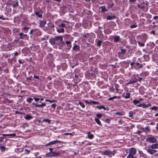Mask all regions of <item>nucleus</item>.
I'll use <instances>...</instances> for the list:
<instances>
[{
    "label": "nucleus",
    "instance_id": "1",
    "mask_svg": "<svg viewBox=\"0 0 158 158\" xmlns=\"http://www.w3.org/2000/svg\"><path fill=\"white\" fill-rule=\"evenodd\" d=\"M117 153L116 150H114L111 151L109 150H106L103 152V154L104 155L108 156L109 157H111L112 156H114L115 154Z\"/></svg>",
    "mask_w": 158,
    "mask_h": 158
},
{
    "label": "nucleus",
    "instance_id": "2",
    "mask_svg": "<svg viewBox=\"0 0 158 158\" xmlns=\"http://www.w3.org/2000/svg\"><path fill=\"white\" fill-rule=\"evenodd\" d=\"M129 153L127 156V158H130L133 156L136 153V150L134 148H131L130 149L129 151Z\"/></svg>",
    "mask_w": 158,
    "mask_h": 158
},
{
    "label": "nucleus",
    "instance_id": "3",
    "mask_svg": "<svg viewBox=\"0 0 158 158\" xmlns=\"http://www.w3.org/2000/svg\"><path fill=\"white\" fill-rule=\"evenodd\" d=\"M54 41L55 43L56 42V44L59 45L63 40V36H62L59 35L58 36H56L54 37Z\"/></svg>",
    "mask_w": 158,
    "mask_h": 158
},
{
    "label": "nucleus",
    "instance_id": "4",
    "mask_svg": "<svg viewBox=\"0 0 158 158\" xmlns=\"http://www.w3.org/2000/svg\"><path fill=\"white\" fill-rule=\"evenodd\" d=\"M156 139L154 136H150L148 137L146 139V141L150 143H152L156 142Z\"/></svg>",
    "mask_w": 158,
    "mask_h": 158
},
{
    "label": "nucleus",
    "instance_id": "5",
    "mask_svg": "<svg viewBox=\"0 0 158 158\" xmlns=\"http://www.w3.org/2000/svg\"><path fill=\"white\" fill-rule=\"evenodd\" d=\"M46 154L47 156L50 157L51 156H59L60 153L58 152H53L47 153Z\"/></svg>",
    "mask_w": 158,
    "mask_h": 158
},
{
    "label": "nucleus",
    "instance_id": "6",
    "mask_svg": "<svg viewBox=\"0 0 158 158\" xmlns=\"http://www.w3.org/2000/svg\"><path fill=\"white\" fill-rule=\"evenodd\" d=\"M19 35L20 38L22 39H27L28 38V36L26 34H24L23 33H19Z\"/></svg>",
    "mask_w": 158,
    "mask_h": 158
},
{
    "label": "nucleus",
    "instance_id": "7",
    "mask_svg": "<svg viewBox=\"0 0 158 158\" xmlns=\"http://www.w3.org/2000/svg\"><path fill=\"white\" fill-rule=\"evenodd\" d=\"M147 39V36L146 35H145L144 36V39L143 40V43H141L139 42L138 41V44L140 47H143L144 46V43L146 41Z\"/></svg>",
    "mask_w": 158,
    "mask_h": 158
},
{
    "label": "nucleus",
    "instance_id": "8",
    "mask_svg": "<svg viewBox=\"0 0 158 158\" xmlns=\"http://www.w3.org/2000/svg\"><path fill=\"white\" fill-rule=\"evenodd\" d=\"M143 3H145V4H144L143 6H140L139 5H138V7L141 8L143 9H144L145 8H146L147 10L148 9V3L147 2H146V3H144V2H143Z\"/></svg>",
    "mask_w": 158,
    "mask_h": 158
},
{
    "label": "nucleus",
    "instance_id": "9",
    "mask_svg": "<svg viewBox=\"0 0 158 158\" xmlns=\"http://www.w3.org/2000/svg\"><path fill=\"white\" fill-rule=\"evenodd\" d=\"M46 21L45 20H41L40 22V27H43L44 25L46 24Z\"/></svg>",
    "mask_w": 158,
    "mask_h": 158
},
{
    "label": "nucleus",
    "instance_id": "10",
    "mask_svg": "<svg viewBox=\"0 0 158 158\" xmlns=\"http://www.w3.org/2000/svg\"><path fill=\"white\" fill-rule=\"evenodd\" d=\"M147 152L150 154H152L156 153V151L152 149L149 148L147 150Z\"/></svg>",
    "mask_w": 158,
    "mask_h": 158
},
{
    "label": "nucleus",
    "instance_id": "11",
    "mask_svg": "<svg viewBox=\"0 0 158 158\" xmlns=\"http://www.w3.org/2000/svg\"><path fill=\"white\" fill-rule=\"evenodd\" d=\"M62 141H61L58 140H54L53 141H52L51 142V145H54L55 144L57 143H62Z\"/></svg>",
    "mask_w": 158,
    "mask_h": 158
},
{
    "label": "nucleus",
    "instance_id": "12",
    "mask_svg": "<svg viewBox=\"0 0 158 158\" xmlns=\"http://www.w3.org/2000/svg\"><path fill=\"white\" fill-rule=\"evenodd\" d=\"M66 44L67 45V47H68L69 49H70L72 47L71 41H66Z\"/></svg>",
    "mask_w": 158,
    "mask_h": 158
},
{
    "label": "nucleus",
    "instance_id": "13",
    "mask_svg": "<svg viewBox=\"0 0 158 158\" xmlns=\"http://www.w3.org/2000/svg\"><path fill=\"white\" fill-rule=\"evenodd\" d=\"M158 148V144L155 143L152 144L151 146V148L154 150L155 149H157Z\"/></svg>",
    "mask_w": 158,
    "mask_h": 158
},
{
    "label": "nucleus",
    "instance_id": "14",
    "mask_svg": "<svg viewBox=\"0 0 158 158\" xmlns=\"http://www.w3.org/2000/svg\"><path fill=\"white\" fill-rule=\"evenodd\" d=\"M24 118L27 120H30L33 118V117L29 114H27Z\"/></svg>",
    "mask_w": 158,
    "mask_h": 158
},
{
    "label": "nucleus",
    "instance_id": "15",
    "mask_svg": "<svg viewBox=\"0 0 158 158\" xmlns=\"http://www.w3.org/2000/svg\"><path fill=\"white\" fill-rule=\"evenodd\" d=\"M35 15L39 18L42 17V13L40 11L36 12H35Z\"/></svg>",
    "mask_w": 158,
    "mask_h": 158
},
{
    "label": "nucleus",
    "instance_id": "16",
    "mask_svg": "<svg viewBox=\"0 0 158 158\" xmlns=\"http://www.w3.org/2000/svg\"><path fill=\"white\" fill-rule=\"evenodd\" d=\"M87 134L88 137L89 139H91L94 138V136L93 134H91L90 132H88Z\"/></svg>",
    "mask_w": 158,
    "mask_h": 158
},
{
    "label": "nucleus",
    "instance_id": "17",
    "mask_svg": "<svg viewBox=\"0 0 158 158\" xmlns=\"http://www.w3.org/2000/svg\"><path fill=\"white\" fill-rule=\"evenodd\" d=\"M116 18V17L114 16H108L106 18L108 20H110Z\"/></svg>",
    "mask_w": 158,
    "mask_h": 158
},
{
    "label": "nucleus",
    "instance_id": "18",
    "mask_svg": "<svg viewBox=\"0 0 158 158\" xmlns=\"http://www.w3.org/2000/svg\"><path fill=\"white\" fill-rule=\"evenodd\" d=\"M119 39L120 37L119 36H115L114 37V41L116 43L118 42Z\"/></svg>",
    "mask_w": 158,
    "mask_h": 158
},
{
    "label": "nucleus",
    "instance_id": "19",
    "mask_svg": "<svg viewBox=\"0 0 158 158\" xmlns=\"http://www.w3.org/2000/svg\"><path fill=\"white\" fill-rule=\"evenodd\" d=\"M95 120L96 122L99 125L101 126V123L100 120L97 118H95Z\"/></svg>",
    "mask_w": 158,
    "mask_h": 158
},
{
    "label": "nucleus",
    "instance_id": "20",
    "mask_svg": "<svg viewBox=\"0 0 158 158\" xmlns=\"http://www.w3.org/2000/svg\"><path fill=\"white\" fill-rule=\"evenodd\" d=\"M3 136H15L16 135V134L15 133L12 134H2Z\"/></svg>",
    "mask_w": 158,
    "mask_h": 158
},
{
    "label": "nucleus",
    "instance_id": "21",
    "mask_svg": "<svg viewBox=\"0 0 158 158\" xmlns=\"http://www.w3.org/2000/svg\"><path fill=\"white\" fill-rule=\"evenodd\" d=\"M79 49V47L77 45H74L73 48V50L75 51L78 50Z\"/></svg>",
    "mask_w": 158,
    "mask_h": 158
},
{
    "label": "nucleus",
    "instance_id": "22",
    "mask_svg": "<svg viewBox=\"0 0 158 158\" xmlns=\"http://www.w3.org/2000/svg\"><path fill=\"white\" fill-rule=\"evenodd\" d=\"M80 105L83 108H85V107L84 104L81 101H79L78 104H77V105Z\"/></svg>",
    "mask_w": 158,
    "mask_h": 158
},
{
    "label": "nucleus",
    "instance_id": "23",
    "mask_svg": "<svg viewBox=\"0 0 158 158\" xmlns=\"http://www.w3.org/2000/svg\"><path fill=\"white\" fill-rule=\"evenodd\" d=\"M151 106V104L150 103H148V104H143V108H146L148 107H150Z\"/></svg>",
    "mask_w": 158,
    "mask_h": 158
},
{
    "label": "nucleus",
    "instance_id": "24",
    "mask_svg": "<svg viewBox=\"0 0 158 158\" xmlns=\"http://www.w3.org/2000/svg\"><path fill=\"white\" fill-rule=\"evenodd\" d=\"M96 108H97L98 109L101 110V109H103L104 110H106V108L104 106H97L96 107Z\"/></svg>",
    "mask_w": 158,
    "mask_h": 158
},
{
    "label": "nucleus",
    "instance_id": "25",
    "mask_svg": "<svg viewBox=\"0 0 158 158\" xmlns=\"http://www.w3.org/2000/svg\"><path fill=\"white\" fill-rule=\"evenodd\" d=\"M33 99L31 98L28 97L26 99V101L29 103H31Z\"/></svg>",
    "mask_w": 158,
    "mask_h": 158
},
{
    "label": "nucleus",
    "instance_id": "26",
    "mask_svg": "<svg viewBox=\"0 0 158 158\" xmlns=\"http://www.w3.org/2000/svg\"><path fill=\"white\" fill-rule=\"evenodd\" d=\"M101 9V11L102 12H105L107 11V10L105 7L104 6H102L100 7Z\"/></svg>",
    "mask_w": 158,
    "mask_h": 158
},
{
    "label": "nucleus",
    "instance_id": "27",
    "mask_svg": "<svg viewBox=\"0 0 158 158\" xmlns=\"http://www.w3.org/2000/svg\"><path fill=\"white\" fill-rule=\"evenodd\" d=\"M6 148L3 146H0V149L2 152H4Z\"/></svg>",
    "mask_w": 158,
    "mask_h": 158
},
{
    "label": "nucleus",
    "instance_id": "28",
    "mask_svg": "<svg viewBox=\"0 0 158 158\" xmlns=\"http://www.w3.org/2000/svg\"><path fill=\"white\" fill-rule=\"evenodd\" d=\"M57 31L58 33H64V28H61L60 29H58L57 30Z\"/></svg>",
    "mask_w": 158,
    "mask_h": 158
},
{
    "label": "nucleus",
    "instance_id": "29",
    "mask_svg": "<svg viewBox=\"0 0 158 158\" xmlns=\"http://www.w3.org/2000/svg\"><path fill=\"white\" fill-rule=\"evenodd\" d=\"M130 97V94L129 93L126 94V95L124 97L126 99H128Z\"/></svg>",
    "mask_w": 158,
    "mask_h": 158
},
{
    "label": "nucleus",
    "instance_id": "30",
    "mask_svg": "<svg viewBox=\"0 0 158 158\" xmlns=\"http://www.w3.org/2000/svg\"><path fill=\"white\" fill-rule=\"evenodd\" d=\"M133 102L134 104L136 105L137 104L139 103L140 102V101L134 100L133 101Z\"/></svg>",
    "mask_w": 158,
    "mask_h": 158
},
{
    "label": "nucleus",
    "instance_id": "31",
    "mask_svg": "<svg viewBox=\"0 0 158 158\" xmlns=\"http://www.w3.org/2000/svg\"><path fill=\"white\" fill-rule=\"evenodd\" d=\"M102 41L98 40V42H97V46L99 47H100V46L102 44Z\"/></svg>",
    "mask_w": 158,
    "mask_h": 158
},
{
    "label": "nucleus",
    "instance_id": "32",
    "mask_svg": "<svg viewBox=\"0 0 158 158\" xmlns=\"http://www.w3.org/2000/svg\"><path fill=\"white\" fill-rule=\"evenodd\" d=\"M144 129H145V131L146 132H148L150 131V128L148 127H145V128H144Z\"/></svg>",
    "mask_w": 158,
    "mask_h": 158
},
{
    "label": "nucleus",
    "instance_id": "33",
    "mask_svg": "<svg viewBox=\"0 0 158 158\" xmlns=\"http://www.w3.org/2000/svg\"><path fill=\"white\" fill-rule=\"evenodd\" d=\"M126 50L124 49H121L119 53L124 54L125 53Z\"/></svg>",
    "mask_w": 158,
    "mask_h": 158
},
{
    "label": "nucleus",
    "instance_id": "34",
    "mask_svg": "<svg viewBox=\"0 0 158 158\" xmlns=\"http://www.w3.org/2000/svg\"><path fill=\"white\" fill-rule=\"evenodd\" d=\"M43 121L44 122L48 123H49L51 122V120L48 119H44Z\"/></svg>",
    "mask_w": 158,
    "mask_h": 158
},
{
    "label": "nucleus",
    "instance_id": "35",
    "mask_svg": "<svg viewBox=\"0 0 158 158\" xmlns=\"http://www.w3.org/2000/svg\"><path fill=\"white\" fill-rule=\"evenodd\" d=\"M48 26L49 27H52L54 28V26L53 24H52L51 23H49L48 24Z\"/></svg>",
    "mask_w": 158,
    "mask_h": 158
},
{
    "label": "nucleus",
    "instance_id": "36",
    "mask_svg": "<svg viewBox=\"0 0 158 158\" xmlns=\"http://www.w3.org/2000/svg\"><path fill=\"white\" fill-rule=\"evenodd\" d=\"M96 116L98 118H100L102 117V115L101 114H96Z\"/></svg>",
    "mask_w": 158,
    "mask_h": 158
},
{
    "label": "nucleus",
    "instance_id": "37",
    "mask_svg": "<svg viewBox=\"0 0 158 158\" xmlns=\"http://www.w3.org/2000/svg\"><path fill=\"white\" fill-rule=\"evenodd\" d=\"M33 99L34 100L35 102H38L40 100V98L34 97Z\"/></svg>",
    "mask_w": 158,
    "mask_h": 158
},
{
    "label": "nucleus",
    "instance_id": "38",
    "mask_svg": "<svg viewBox=\"0 0 158 158\" xmlns=\"http://www.w3.org/2000/svg\"><path fill=\"white\" fill-rule=\"evenodd\" d=\"M50 42L51 43L52 45L53 44H56V42L55 43V41H54V38L52 39V40L50 41Z\"/></svg>",
    "mask_w": 158,
    "mask_h": 158
},
{
    "label": "nucleus",
    "instance_id": "39",
    "mask_svg": "<svg viewBox=\"0 0 158 158\" xmlns=\"http://www.w3.org/2000/svg\"><path fill=\"white\" fill-rule=\"evenodd\" d=\"M91 103H92L94 105H96L99 104V103L95 101H91Z\"/></svg>",
    "mask_w": 158,
    "mask_h": 158
},
{
    "label": "nucleus",
    "instance_id": "40",
    "mask_svg": "<svg viewBox=\"0 0 158 158\" xmlns=\"http://www.w3.org/2000/svg\"><path fill=\"white\" fill-rule=\"evenodd\" d=\"M34 106L36 107H41V104L39 105L37 104H34Z\"/></svg>",
    "mask_w": 158,
    "mask_h": 158
},
{
    "label": "nucleus",
    "instance_id": "41",
    "mask_svg": "<svg viewBox=\"0 0 158 158\" xmlns=\"http://www.w3.org/2000/svg\"><path fill=\"white\" fill-rule=\"evenodd\" d=\"M152 110H157V107L156 106H153L151 108Z\"/></svg>",
    "mask_w": 158,
    "mask_h": 158
},
{
    "label": "nucleus",
    "instance_id": "42",
    "mask_svg": "<svg viewBox=\"0 0 158 158\" xmlns=\"http://www.w3.org/2000/svg\"><path fill=\"white\" fill-rule=\"evenodd\" d=\"M137 27V25L136 24H133L130 26V28H136Z\"/></svg>",
    "mask_w": 158,
    "mask_h": 158
},
{
    "label": "nucleus",
    "instance_id": "43",
    "mask_svg": "<svg viewBox=\"0 0 158 158\" xmlns=\"http://www.w3.org/2000/svg\"><path fill=\"white\" fill-rule=\"evenodd\" d=\"M65 26V24L64 23H61L59 25V27H64Z\"/></svg>",
    "mask_w": 158,
    "mask_h": 158
},
{
    "label": "nucleus",
    "instance_id": "44",
    "mask_svg": "<svg viewBox=\"0 0 158 158\" xmlns=\"http://www.w3.org/2000/svg\"><path fill=\"white\" fill-rule=\"evenodd\" d=\"M137 80H130V81L131 84H132L133 83H135L137 82Z\"/></svg>",
    "mask_w": 158,
    "mask_h": 158
},
{
    "label": "nucleus",
    "instance_id": "45",
    "mask_svg": "<svg viewBox=\"0 0 158 158\" xmlns=\"http://www.w3.org/2000/svg\"><path fill=\"white\" fill-rule=\"evenodd\" d=\"M129 116L130 117H132L133 114L132 111H130L129 113Z\"/></svg>",
    "mask_w": 158,
    "mask_h": 158
},
{
    "label": "nucleus",
    "instance_id": "46",
    "mask_svg": "<svg viewBox=\"0 0 158 158\" xmlns=\"http://www.w3.org/2000/svg\"><path fill=\"white\" fill-rule=\"evenodd\" d=\"M150 45L151 46L153 47L155 46V44L153 42H151L150 43Z\"/></svg>",
    "mask_w": 158,
    "mask_h": 158
},
{
    "label": "nucleus",
    "instance_id": "47",
    "mask_svg": "<svg viewBox=\"0 0 158 158\" xmlns=\"http://www.w3.org/2000/svg\"><path fill=\"white\" fill-rule=\"evenodd\" d=\"M64 135H72V133H65L64 134Z\"/></svg>",
    "mask_w": 158,
    "mask_h": 158
},
{
    "label": "nucleus",
    "instance_id": "48",
    "mask_svg": "<svg viewBox=\"0 0 158 158\" xmlns=\"http://www.w3.org/2000/svg\"><path fill=\"white\" fill-rule=\"evenodd\" d=\"M105 122L107 123H110V120L108 119H106L105 120Z\"/></svg>",
    "mask_w": 158,
    "mask_h": 158
},
{
    "label": "nucleus",
    "instance_id": "49",
    "mask_svg": "<svg viewBox=\"0 0 158 158\" xmlns=\"http://www.w3.org/2000/svg\"><path fill=\"white\" fill-rule=\"evenodd\" d=\"M56 106V104H53L52 105V107L54 108H55Z\"/></svg>",
    "mask_w": 158,
    "mask_h": 158
},
{
    "label": "nucleus",
    "instance_id": "50",
    "mask_svg": "<svg viewBox=\"0 0 158 158\" xmlns=\"http://www.w3.org/2000/svg\"><path fill=\"white\" fill-rule=\"evenodd\" d=\"M34 78H35V79H39V77L38 76H36L35 75H34Z\"/></svg>",
    "mask_w": 158,
    "mask_h": 158
},
{
    "label": "nucleus",
    "instance_id": "51",
    "mask_svg": "<svg viewBox=\"0 0 158 158\" xmlns=\"http://www.w3.org/2000/svg\"><path fill=\"white\" fill-rule=\"evenodd\" d=\"M153 19H158V16H154Z\"/></svg>",
    "mask_w": 158,
    "mask_h": 158
},
{
    "label": "nucleus",
    "instance_id": "52",
    "mask_svg": "<svg viewBox=\"0 0 158 158\" xmlns=\"http://www.w3.org/2000/svg\"><path fill=\"white\" fill-rule=\"evenodd\" d=\"M38 97H39L42 98H40V100L41 101H43L44 100V98L41 96H39Z\"/></svg>",
    "mask_w": 158,
    "mask_h": 158
},
{
    "label": "nucleus",
    "instance_id": "53",
    "mask_svg": "<svg viewBox=\"0 0 158 158\" xmlns=\"http://www.w3.org/2000/svg\"><path fill=\"white\" fill-rule=\"evenodd\" d=\"M136 0H129V2H131L134 3L136 1Z\"/></svg>",
    "mask_w": 158,
    "mask_h": 158
},
{
    "label": "nucleus",
    "instance_id": "54",
    "mask_svg": "<svg viewBox=\"0 0 158 158\" xmlns=\"http://www.w3.org/2000/svg\"><path fill=\"white\" fill-rule=\"evenodd\" d=\"M116 114H117V115H122V114L121 113L119 112H117L116 113Z\"/></svg>",
    "mask_w": 158,
    "mask_h": 158
},
{
    "label": "nucleus",
    "instance_id": "55",
    "mask_svg": "<svg viewBox=\"0 0 158 158\" xmlns=\"http://www.w3.org/2000/svg\"><path fill=\"white\" fill-rule=\"evenodd\" d=\"M45 106L46 104L45 103H42V104H41V107H43L44 106Z\"/></svg>",
    "mask_w": 158,
    "mask_h": 158
},
{
    "label": "nucleus",
    "instance_id": "56",
    "mask_svg": "<svg viewBox=\"0 0 158 158\" xmlns=\"http://www.w3.org/2000/svg\"><path fill=\"white\" fill-rule=\"evenodd\" d=\"M136 80H137V81H141L142 80V78H140V77H138V79L137 80L136 79Z\"/></svg>",
    "mask_w": 158,
    "mask_h": 158
},
{
    "label": "nucleus",
    "instance_id": "57",
    "mask_svg": "<svg viewBox=\"0 0 158 158\" xmlns=\"http://www.w3.org/2000/svg\"><path fill=\"white\" fill-rule=\"evenodd\" d=\"M14 54L15 56H17L18 55V53L17 52H15L14 53Z\"/></svg>",
    "mask_w": 158,
    "mask_h": 158
},
{
    "label": "nucleus",
    "instance_id": "58",
    "mask_svg": "<svg viewBox=\"0 0 158 158\" xmlns=\"http://www.w3.org/2000/svg\"><path fill=\"white\" fill-rule=\"evenodd\" d=\"M49 102H50L51 103L54 102H55V100H49Z\"/></svg>",
    "mask_w": 158,
    "mask_h": 158
},
{
    "label": "nucleus",
    "instance_id": "59",
    "mask_svg": "<svg viewBox=\"0 0 158 158\" xmlns=\"http://www.w3.org/2000/svg\"><path fill=\"white\" fill-rule=\"evenodd\" d=\"M18 3L17 2L15 4H13V6L14 7H15L16 6L18 5Z\"/></svg>",
    "mask_w": 158,
    "mask_h": 158
},
{
    "label": "nucleus",
    "instance_id": "60",
    "mask_svg": "<svg viewBox=\"0 0 158 158\" xmlns=\"http://www.w3.org/2000/svg\"><path fill=\"white\" fill-rule=\"evenodd\" d=\"M49 145H51V142H49V143H47L46 144V146H48Z\"/></svg>",
    "mask_w": 158,
    "mask_h": 158
},
{
    "label": "nucleus",
    "instance_id": "61",
    "mask_svg": "<svg viewBox=\"0 0 158 158\" xmlns=\"http://www.w3.org/2000/svg\"><path fill=\"white\" fill-rule=\"evenodd\" d=\"M85 102L88 103V104H90L91 103V102H88L87 100H86L85 101Z\"/></svg>",
    "mask_w": 158,
    "mask_h": 158
},
{
    "label": "nucleus",
    "instance_id": "62",
    "mask_svg": "<svg viewBox=\"0 0 158 158\" xmlns=\"http://www.w3.org/2000/svg\"><path fill=\"white\" fill-rule=\"evenodd\" d=\"M112 97L113 99L118 98V97L116 96H114Z\"/></svg>",
    "mask_w": 158,
    "mask_h": 158
},
{
    "label": "nucleus",
    "instance_id": "63",
    "mask_svg": "<svg viewBox=\"0 0 158 158\" xmlns=\"http://www.w3.org/2000/svg\"><path fill=\"white\" fill-rule=\"evenodd\" d=\"M137 106H138L139 107H142V106L143 107V104L138 105Z\"/></svg>",
    "mask_w": 158,
    "mask_h": 158
},
{
    "label": "nucleus",
    "instance_id": "64",
    "mask_svg": "<svg viewBox=\"0 0 158 158\" xmlns=\"http://www.w3.org/2000/svg\"><path fill=\"white\" fill-rule=\"evenodd\" d=\"M156 129L158 130V123L156 124Z\"/></svg>",
    "mask_w": 158,
    "mask_h": 158
}]
</instances>
